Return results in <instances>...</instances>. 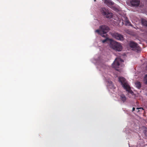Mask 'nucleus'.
<instances>
[{
  "mask_svg": "<svg viewBox=\"0 0 147 147\" xmlns=\"http://www.w3.org/2000/svg\"><path fill=\"white\" fill-rule=\"evenodd\" d=\"M99 28L100 30H96L95 32L102 37L105 38V39L101 40L102 42L103 43L110 42L109 46L111 48L116 51H121L122 49V46L120 43L113 40L107 37V33L110 30L109 28L106 25H102L100 26Z\"/></svg>",
  "mask_w": 147,
  "mask_h": 147,
  "instance_id": "f257e3e1",
  "label": "nucleus"
},
{
  "mask_svg": "<svg viewBox=\"0 0 147 147\" xmlns=\"http://www.w3.org/2000/svg\"><path fill=\"white\" fill-rule=\"evenodd\" d=\"M95 60L97 61L96 64H98V63L100 62L98 64V66L97 67V68H100V71H102V76H104L103 79L105 80V81L107 83V86L109 92H114V89H115V88L112 82L109 80V77L110 75L109 74H107L106 72L107 71V67L104 64L102 63V60L98 57L97 59H95Z\"/></svg>",
  "mask_w": 147,
  "mask_h": 147,
  "instance_id": "f03ea898",
  "label": "nucleus"
},
{
  "mask_svg": "<svg viewBox=\"0 0 147 147\" xmlns=\"http://www.w3.org/2000/svg\"><path fill=\"white\" fill-rule=\"evenodd\" d=\"M119 81L121 83L123 87L128 93L132 95L134 94V92L131 90L130 87L125 78L123 77H120L119 78Z\"/></svg>",
  "mask_w": 147,
  "mask_h": 147,
  "instance_id": "7ed1b4c3",
  "label": "nucleus"
},
{
  "mask_svg": "<svg viewBox=\"0 0 147 147\" xmlns=\"http://www.w3.org/2000/svg\"><path fill=\"white\" fill-rule=\"evenodd\" d=\"M123 60L119 58H116L112 64V67L114 68L116 70L120 71L121 69L120 68V62H123Z\"/></svg>",
  "mask_w": 147,
  "mask_h": 147,
  "instance_id": "20e7f679",
  "label": "nucleus"
},
{
  "mask_svg": "<svg viewBox=\"0 0 147 147\" xmlns=\"http://www.w3.org/2000/svg\"><path fill=\"white\" fill-rule=\"evenodd\" d=\"M128 45L134 51L138 52L141 51V48L138 44L134 41H129L128 43Z\"/></svg>",
  "mask_w": 147,
  "mask_h": 147,
  "instance_id": "39448f33",
  "label": "nucleus"
},
{
  "mask_svg": "<svg viewBox=\"0 0 147 147\" xmlns=\"http://www.w3.org/2000/svg\"><path fill=\"white\" fill-rule=\"evenodd\" d=\"M101 12L103 15L106 18H111L113 16V14L107 9L105 8H102Z\"/></svg>",
  "mask_w": 147,
  "mask_h": 147,
  "instance_id": "423d86ee",
  "label": "nucleus"
},
{
  "mask_svg": "<svg viewBox=\"0 0 147 147\" xmlns=\"http://www.w3.org/2000/svg\"><path fill=\"white\" fill-rule=\"evenodd\" d=\"M112 36L116 39L119 41H123L124 38L123 36L117 32H114L111 34Z\"/></svg>",
  "mask_w": 147,
  "mask_h": 147,
  "instance_id": "0eeeda50",
  "label": "nucleus"
},
{
  "mask_svg": "<svg viewBox=\"0 0 147 147\" xmlns=\"http://www.w3.org/2000/svg\"><path fill=\"white\" fill-rule=\"evenodd\" d=\"M130 3L132 7L138 6L140 3L139 0H131Z\"/></svg>",
  "mask_w": 147,
  "mask_h": 147,
  "instance_id": "6e6552de",
  "label": "nucleus"
},
{
  "mask_svg": "<svg viewBox=\"0 0 147 147\" xmlns=\"http://www.w3.org/2000/svg\"><path fill=\"white\" fill-rule=\"evenodd\" d=\"M144 145V141L142 139H140L137 143L136 147H141Z\"/></svg>",
  "mask_w": 147,
  "mask_h": 147,
  "instance_id": "1a4fd4ad",
  "label": "nucleus"
},
{
  "mask_svg": "<svg viewBox=\"0 0 147 147\" xmlns=\"http://www.w3.org/2000/svg\"><path fill=\"white\" fill-rule=\"evenodd\" d=\"M104 2L105 4L108 6L112 5L114 3L113 2L110 0H105Z\"/></svg>",
  "mask_w": 147,
  "mask_h": 147,
  "instance_id": "9d476101",
  "label": "nucleus"
},
{
  "mask_svg": "<svg viewBox=\"0 0 147 147\" xmlns=\"http://www.w3.org/2000/svg\"><path fill=\"white\" fill-rule=\"evenodd\" d=\"M119 99L120 100L123 102H125L126 100V98L125 95L123 94H121L119 95Z\"/></svg>",
  "mask_w": 147,
  "mask_h": 147,
  "instance_id": "9b49d317",
  "label": "nucleus"
},
{
  "mask_svg": "<svg viewBox=\"0 0 147 147\" xmlns=\"http://www.w3.org/2000/svg\"><path fill=\"white\" fill-rule=\"evenodd\" d=\"M124 18L125 21V25L126 26H132V25L130 22L128 18L127 17H125Z\"/></svg>",
  "mask_w": 147,
  "mask_h": 147,
  "instance_id": "f8f14e48",
  "label": "nucleus"
},
{
  "mask_svg": "<svg viewBox=\"0 0 147 147\" xmlns=\"http://www.w3.org/2000/svg\"><path fill=\"white\" fill-rule=\"evenodd\" d=\"M136 87L138 89H140L141 87V84L140 82H137L135 83Z\"/></svg>",
  "mask_w": 147,
  "mask_h": 147,
  "instance_id": "ddd939ff",
  "label": "nucleus"
},
{
  "mask_svg": "<svg viewBox=\"0 0 147 147\" xmlns=\"http://www.w3.org/2000/svg\"><path fill=\"white\" fill-rule=\"evenodd\" d=\"M141 21L142 25L147 28V21L144 19H142Z\"/></svg>",
  "mask_w": 147,
  "mask_h": 147,
  "instance_id": "4468645a",
  "label": "nucleus"
},
{
  "mask_svg": "<svg viewBox=\"0 0 147 147\" xmlns=\"http://www.w3.org/2000/svg\"><path fill=\"white\" fill-rule=\"evenodd\" d=\"M141 21L142 25L147 28V21L144 19H142Z\"/></svg>",
  "mask_w": 147,
  "mask_h": 147,
  "instance_id": "2eb2a0df",
  "label": "nucleus"
},
{
  "mask_svg": "<svg viewBox=\"0 0 147 147\" xmlns=\"http://www.w3.org/2000/svg\"><path fill=\"white\" fill-rule=\"evenodd\" d=\"M134 129H132L131 130H130L131 131H134L136 132V131H138L137 129L138 128H139V127L138 126L134 125Z\"/></svg>",
  "mask_w": 147,
  "mask_h": 147,
  "instance_id": "dca6fc26",
  "label": "nucleus"
},
{
  "mask_svg": "<svg viewBox=\"0 0 147 147\" xmlns=\"http://www.w3.org/2000/svg\"><path fill=\"white\" fill-rule=\"evenodd\" d=\"M144 81L146 84H147V74L145 75L144 77Z\"/></svg>",
  "mask_w": 147,
  "mask_h": 147,
  "instance_id": "f3484780",
  "label": "nucleus"
},
{
  "mask_svg": "<svg viewBox=\"0 0 147 147\" xmlns=\"http://www.w3.org/2000/svg\"><path fill=\"white\" fill-rule=\"evenodd\" d=\"M125 132L126 134H129V133H131V132H129L128 130H126L125 131Z\"/></svg>",
  "mask_w": 147,
  "mask_h": 147,
  "instance_id": "a211bd4d",
  "label": "nucleus"
},
{
  "mask_svg": "<svg viewBox=\"0 0 147 147\" xmlns=\"http://www.w3.org/2000/svg\"><path fill=\"white\" fill-rule=\"evenodd\" d=\"M136 109H138V110H139V109H142V110H144L143 108L142 107L137 108H136Z\"/></svg>",
  "mask_w": 147,
  "mask_h": 147,
  "instance_id": "6ab92c4d",
  "label": "nucleus"
},
{
  "mask_svg": "<svg viewBox=\"0 0 147 147\" xmlns=\"http://www.w3.org/2000/svg\"><path fill=\"white\" fill-rule=\"evenodd\" d=\"M144 134L145 136L147 137V129L145 130Z\"/></svg>",
  "mask_w": 147,
  "mask_h": 147,
  "instance_id": "aec40b11",
  "label": "nucleus"
},
{
  "mask_svg": "<svg viewBox=\"0 0 147 147\" xmlns=\"http://www.w3.org/2000/svg\"><path fill=\"white\" fill-rule=\"evenodd\" d=\"M135 108L133 107V108H132V111H135Z\"/></svg>",
  "mask_w": 147,
  "mask_h": 147,
  "instance_id": "412c9836",
  "label": "nucleus"
},
{
  "mask_svg": "<svg viewBox=\"0 0 147 147\" xmlns=\"http://www.w3.org/2000/svg\"><path fill=\"white\" fill-rule=\"evenodd\" d=\"M140 111V110H138V111H137V113H138V112H139Z\"/></svg>",
  "mask_w": 147,
  "mask_h": 147,
  "instance_id": "4be33fe9",
  "label": "nucleus"
},
{
  "mask_svg": "<svg viewBox=\"0 0 147 147\" xmlns=\"http://www.w3.org/2000/svg\"><path fill=\"white\" fill-rule=\"evenodd\" d=\"M94 2L96 1V0H94Z\"/></svg>",
  "mask_w": 147,
  "mask_h": 147,
  "instance_id": "5701e85b",
  "label": "nucleus"
}]
</instances>
